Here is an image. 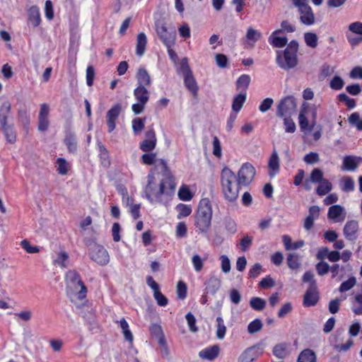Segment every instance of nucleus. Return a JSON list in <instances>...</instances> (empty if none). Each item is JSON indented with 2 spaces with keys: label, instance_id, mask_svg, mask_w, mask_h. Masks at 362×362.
<instances>
[{
  "label": "nucleus",
  "instance_id": "28",
  "mask_svg": "<svg viewBox=\"0 0 362 362\" xmlns=\"http://www.w3.org/2000/svg\"><path fill=\"white\" fill-rule=\"evenodd\" d=\"M280 32L281 30H276L269 37V41L275 47H282L286 45L288 41L286 37L277 35Z\"/></svg>",
  "mask_w": 362,
  "mask_h": 362
},
{
  "label": "nucleus",
  "instance_id": "25",
  "mask_svg": "<svg viewBox=\"0 0 362 362\" xmlns=\"http://www.w3.org/2000/svg\"><path fill=\"white\" fill-rule=\"evenodd\" d=\"M147 44V37L144 33H140L136 37V54L139 57H141L146 50Z\"/></svg>",
  "mask_w": 362,
  "mask_h": 362
},
{
  "label": "nucleus",
  "instance_id": "40",
  "mask_svg": "<svg viewBox=\"0 0 362 362\" xmlns=\"http://www.w3.org/2000/svg\"><path fill=\"white\" fill-rule=\"evenodd\" d=\"M71 168V165L66 160H57V171L59 175H66Z\"/></svg>",
  "mask_w": 362,
  "mask_h": 362
},
{
  "label": "nucleus",
  "instance_id": "29",
  "mask_svg": "<svg viewBox=\"0 0 362 362\" xmlns=\"http://www.w3.org/2000/svg\"><path fill=\"white\" fill-rule=\"evenodd\" d=\"M205 284L206 292L214 295L221 287V280L217 277L211 276Z\"/></svg>",
  "mask_w": 362,
  "mask_h": 362
},
{
  "label": "nucleus",
  "instance_id": "1",
  "mask_svg": "<svg viewBox=\"0 0 362 362\" xmlns=\"http://www.w3.org/2000/svg\"><path fill=\"white\" fill-rule=\"evenodd\" d=\"M159 160L158 170L162 173L163 179L158 186L154 183V175L150 173L147 176L148 183L145 187L146 198L151 202L165 203L175 193V182L167 163L164 160H142L143 163L151 165Z\"/></svg>",
  "mask_w": 362,
  "mask_h": 362
},
{
  "label": "nucleus",
  "instance_id": "13",
  "mask_svg": "<svg viewBox=\"0 0 362 362\" xmlns=\"http://www.w3.org/2000/svg\"><path fill=\"white\" fill-rule=\"evenodd\" d=\"M49 107L47 103L40 105V109L38 115L37 129L40 132H46L49 125Z\"/></svg>",
  "mask_w": 362,
  "mask_h": 362
},
{
  "label": "nucleus",
  "instance_id": "32",
  "mask_svg": "<svg viewBox=\"0 0 362 362\" xmlns=\"http://www.w3.org/2000/svg\"><path fill=\"white\" fill-rule=\"evenodd\" d=\"M332 189V183L327 180H324L320 182V185L316 189L317 194L322 197L327 194Z\"/></svg>",
  "mask_w": 362,
  "mask_h": 362
},
{
  "label": "nucleus",
  "instance_id": "24",
  "mask_svg": "<svg viewBox=\"0 0 362 362\" xmlns=\"http://www.w3.org/2000/svg\"><path fill=\"white\" fill-rule=\"evenodd\" d=\"M297 362H317L316 354L310 349H305L298 355Z\"/></svg>",
  "mask_w": 362,
  "mask_h": 362
},
{
  "label": "nucleus",
  "instance_id": "18",
  "mask_svg": "<svg viewBox=\"0 0 362 362\" xmlns=\"http://www.w3.org/2000/svg\"><path fill=\"white\" fill-rule=\"evenodd\" d=\"M219 352V346L218 345H214L199 351V356L204 359L213 361L218 357Z\"/></svg>",
  "mask_w": 362,
  "mask_h": 362
},
{
  "label": "nucleus",
  "instance_id": "21",
  "mask_svg": "<svg viewBox=\"0 0 362 362\" xmlns=\"http://www.w3.org/2000/svg\"><path fill=\"white\" fill-rule=\"evenodd\" d=\"M136 78L138 82V86H143L144 87L150 86L151 83V78L148 72L143 69L140 68L138 69Z\"/></svg>",
  "mask_w": 362,
  "mask_h": 362
},
{
  "label": "nucleus",
  "instance_id": "43",
  "mask_svg": "<svg viewBox=\"0 0 362 362\" xmlns=\"http://www.w3.org/2000/svg\"><path fill=\"white\" fill-rule=\"evenodd\" d=\"M349 124L354 126L358 130L362 131V119L357 112L352 113L348 118Z\"/></svg>",
  "mask_w": 362,
  "mask_h": 362
},
{
  "label": "nucleus",
  "instance_id": "14",
  "mask_svg": "<svg viewBox=\"0 0 362 362\" xmlns=\"http://www.w3.org/2000/svg\"><path fill=\"white\" fill-rule=\"evenodd\" d=\"M319 300V293L317 286H315L313 282L312 285H309L303 297V305L305 307H312L315 305Z\"/></svg>",
  "mask_w": 362,
  "mask_h": 362
},
{
  "label": "nucleus",
  "instance_id": "57",
  "mask_svg": "<svg viewBox=\"0 0 362 362\" xmlns=\"http://www.w3.org/2000/svg\"><path fill=\"white\" fill-rule=\"evenodd\" d=\"M356 160H344L343 165L341 169L343 170L353 171L356 169L358 163Z\"/></svg>",
  "mask_w": 362,
  "mask_h": 362
},
{
  "label": "nucleus",
  "instance_id": "12",
  "mask_svg": "<svg viewBox=\"0 0 362 362\" xmlns=\"http://www.w3.org/2000/svg\"><path fill=\"white\" fill-rule=\"evenodd\" d=\"M122 105L119 103L114 105L106 114L108 132H112L116 128V121L122 112Z\"/></svg>",
  "mask_w": 362,
  "mask_h": 362
},
{
  "label": "nucleus",
  "instance_id": "23",
  "mask_svg": "<svg viewBox=\"0 0 362 362\" xmlns=\"http://www.w3.org/2000/svg\"><path fill=\"white\" fill-rule=\"evenodd\" d=\"M7 142L14 144L16 141V133L12 123L1 126Z\"/></svg>",
  "mask_w": 362,
  "mask_h": 362
},
{
  "label": "nucleus",
  "instance_id": "48",
  "mask_svg": "<svg viewBox=\"0 0 362 362\" xmlns=\"http://www.w3.org/2000/svg\"><path fill=\"white\" fill-rule=\"evenodd\" d=\"M344 81L341 77L335 76L330 81L329 87L333 90H339L344 87Z\"/></svg>",
  "mask_w": 362,
  "mask_h": 362
},
{
  "label": "nucleus",
  "instance_id": "6",
  "mask_svg": "<svg viewBox=\"0 0 362 362\" xmlns=\"http://www.w3.org/2000/svg\"><path fill=\"white\" fill-rule=\"evenodd\" d=\"M65 281L67 290L77 289L78 286L81 287L79 291L76 293L77 298L82 300L86 297L87 288L82 281L79 274L75 270H69L65 275Z\"/></svg>",
  "mask_w": 362,
  "mask_h": 362
},
{
  "label": "nucleus",
  "instance_id": "62",
  "mask_svg": "<svg viewBox=\"0 0 362 362\" xmlns=\"http://www.w3.org/2000/svg\"><path fill=\"white\" fill-rule=\"evenodd\" d=\"M252 243V238L249 235L244 236L240 242V245L243 252L247 251L251 246Z\"/></svg>",
  "mask_w": 362,
  "mask_h": 362
},
{
  "label": "nucleus",
  "instance_id": "63",
  "mask_svg": "<svg viewBox=\"0 0 362 362\" xmlns=\"http://www.w3.org/2000/svg\"><path fill=\"white\" fill-rule=\"evenodd\" d=\"M292 305L290 302L284 304L278 312V316L280 318L284 317L292 310Z\"/></svg>",
  "mask_w": 362,
  "mask_h": 362
},
{
  "label": "nucleus",
  "instance_id": "54",
  "mask_svg": "<svg viewBox=\"0 0 362 362\" xmlns=\"http://www.w3.org/2000/svg\"><path fill=\"white\" fill-rule=\"evenodd\" d=\"M273 353L279 358H284L287 355V351H286V347L283 344L276 345L274 347Z\"/></svg>",
  "mask_w": 362,
  "mask_h": 362
},
{
  "label": "nucleus",
  "instance_id": "51",
  "mask_svg": "<svg viewBox=\"0 0 362 362\" xmlns=\"http://www.w3.org/2000/svg\"><path fill=\"white\" fill-rule=\"evenodd\" d=\"M187 287L182 281H179L177 284V296L179 299H185L187 296Z\"/></svg>",
  "mask_w": 362,
  "mask_h": 362
},
{
  "label": "nucleus",
  "instance_id": "58",
  "mask_svg": "<svg viewBox=\"0 0 362 362\" xmlns=\"http://www.w3.org/2000/svg\"><path fill=\"white\" fill-rule=\"evenodd\" d=\"M339 101L344 102L346 105L351 109L356 106V102L354 99L348 97L345 93H341L338 96Z\"/></svg>",
  "mask_w": 362,
  "mask_h": 362
},
{
  "label": "nucleus",
  "instance_id": "9",
  "mask_svg": "<svg viewBox=\"0 0 362 362\" xmlns=\"http://www.w3.org/2000/svg\"><path fill=\"white\" fill-rule=\"evenodd\" d=\"M90 250V258L98 264L104 266L109 263L110 256L108 252L103 246L93 243Z\"/></svg>",
  "mask_w": 362,
  "mask_h": 362
},
{
  "label": "nucleus",
  "instance_id": "15",
  "mask_svg": "<svg viewBox=\"0 0 362 362\" xmlns=\"http://www.w3.org/2000/svg\"><path fill=\"white\" fill-rule=\"evenodd\" d=\"M11 104L8 100L4 101L0 106V125L11 124Z\"/></svg>",
  "mask_w": 362,
  "mask_h": 362
},
{
  "label": "nucleus",
  "instance_id": "33",
  "mask_svg": "<svg viewBox=\"0 0 362 362\" xmlns=\"http://www.w3.org/2000/svg\"><path fill=\"white\" fill-rule=\"evenodd\" d=\"M286 260L288 267L291 269H297L300 267L299 255L296 253H289Z\"/></svg>",
  "mask_w": 362,
  "mask_h": 362
},
{
  "label": "nucleus",
  "instance_id": "53",
  "mask_svg": "<svg viewBox=\"0 0 362 362\" xmlns=\"http://www.w3.org/2000/svg\"><path fill=\"white\" fill-rule=\"evenodd\" d=\"M317 273L320 276L326 274L329 270V265L327 262L321 261L315 265Z\"/></svg>",
  "mask_w": 362,
  "mask_h": 362
},
{
  "label": "nucleus",
  "instance_id": "27",
  "mask_svg": "<svg viewBox=\"0 0 362 362\" xmlns=\"http://www.w3.org/2000/svg\"><path fill=\"white\" fill-rule=\"evenodd\" d=\"M28 20L34 27H37L41 23L40 10L36 6H31L28 11Z\"/></svg>",
  "mask_w": 362,
  "mask_h": 362
},
{
  "label": "nucleus",
  "instance_id": "31",
  "mask_svg": "<svg viewBox=\"0 0 362 362\" xmlns=\"http://www.w3.org/2000/svg\"><path fill=\"white\" fill-rule=\"evenodd\" d=\"M344 211V208L340 205H332L329 208L327 217L338 221V218L341 216Z\"/></svg>",
  "mask_w": 362,
  "mask_h": 362
},
{
  "label": "nucleus",
  "instance_id": "20",
  "mask_svg": "<svg viewBox=\"0 0 362 362\" xmlns=\"http://www.w3.org/2000/svg\"><path fill=\"white\" fill-rule=\"evenodd\" d=\"M150 332L151 335L158 340V344L166 348V341L161 326L153 324L150 327Z\"/></svg>",
  "mask_w": 362,
  "mask_h": 362
},
{
  "label": "nucleus",
  "instance_id": "4",
  "mask_svg": "<svg viewBox=\"0 0 362 362\" xmlns=\"http://www.w3.org/2000/svg\"><path fill=\"white\" fill-rule=\"evenodd\" d=\"M316 107L304 103L301 106L298 116L299 126L304 134H308V131L313 129L316 123Z\"/></svg>",
  "mask_w": 362,
  "mask_h": 362
},
{
  "label": "nucleus",
  "instance_id": "37",
  "mask_svg": "<svg viewBox=\"0 0 362 362\" xmlns=\"http://www.w3.org/2000/svg\"><path fill=\"white\" fill-rule=\"evenodd\" d=\"M223 224L226 230L229 235L235 234L237 231V225L235 221L230 217H226L223 220Z\"/></svg>",
  "mask_w": 362,
  "mask_h": 362
},
{
  "label": "nucleus",
  "instance_id": "50",
  "mask_svg": "<svg viewBox=\"0 0 362 362\" xmlns=\"http://www.w3.org/2000/svg\"><path fill=\"white\" fill-rule=\"evenodd\" d=\"M178 197L182 201H189L192 199L193 195L189 187L186 185H184L179 189Z\"/></svg>",
  "mask_w": 362,
  "mask_h": 362
},
{
  "label": "nucleus",
  "instance_id": "2",
  "mask_svg": "<svg viewBox=\"0 0 362 362\" xmlns=\"http://www.w3.org/2000/svg\"><path fill=\"white\" fill-rule=\"evenodd\" d=\"M255 173V168L250 163H245L242 165L238 173V177L228 168H223L221 173V185L224 199L229 202L236 201L240 187L249 185L252 182Z\"/></svg>",
  "mask_w": 362,
  "mask_h": 362
},
{
  "label": "nucleus",
  "instance_id": "7",
  "mask_svg": "<svg viewBox=\"0 0 362 362\" xmlns=\"http://www.w3.org/2000/svg\"><path fill=\"white\" fill-rule=\"evenodd\" d=\"M181 72L184 76L185 84L194 97L197 95L198 86L190 70L187 59H183L181 61Z\"/></svg>",
  "mask_w": 362,
  "mask_h": 362
},
{
  "label": "nucleus",
  "instance_id": "39",
  "mask_svg": "<svg viewBox=\"0 0 362 362\" xmlns=\"http://www.w3.org/2000/svg\"><path fill=\"white\" fill-rule=\"evenodd\" d=\"M263 327L262 322L260 319H255L249 323L247 326V332L250 334L259 332Z\"/></svg>",
  "mask_w": 362,
  "mask_h": 362
},
{
  "label": "nucleus",
  "instance_id": "19",
  "mask_svg": "<svg viewBox=\"0 0 362 362\" xmlns=\"http://www.w3.org/2000/svg\"><path fill=\"white\" fill-rule=\"evenodd\" d=\"M146 139L141 144V148L144 151H150L153 150L156 144L155 132L153 130L148 131L146 134Z\"/></svg>",
  "mask_w": 362,
  "mask_h": 362
},
{
  "label": "nucleus",
  "instance_id": "26",
  "mask_svg": "<svg viewBox=\"0 0 362 362\" xmlns=\"http://www.w3.org/2000/svg\"><path fill=\"white\" fill-rule=\"evenodd\" d=\"M261 37L262 33L252 28H249L245 35V42L248 45L252 47Z\"/></svg>",
  "mask_w": 362,
  "mask_h": 362
},
{
  "label": "nucleus",
  "instance_id": "30",
  "mask_svg": "<svg viewBox=\"0 0 362 362\" xmlns=\"http://www.w3.org/2000/svg\"><path fill=\"white\" fill-rule=\"evenodd\" d=\"M246 100V93H240L234 96L232 102V110L238 112Z\"/></svg>",
  "mask_w": 362,
  "mask_h": 362
},
{
  "label": "nucleus",
  "instance_id": "16",
  "mask_svg": "<svg viewBox=\"0 0 362 362\" xmlns=\"http://www.w3.org/2000/svg\"><path fill=\"white\" fill-rule=\"evenodd\" d=\"M358 229V224L356 221H347L344 227V235L349 240L353 241L356 239V233Z\"/></svg>",
  "mask_w": 362,
  "mask_h": 362
},
{
  "label": "nucleus",
  "instance_id": "52",
  "mask_svg": "<svg viewBox=\"0 0 362 362\" xmlns=\"http://www.w3.org/2000/svg\"><path fill=\"white\" fill-rule=\"evenodd\" d=\"M185 318L187 322L189 330L192 332H197L198 328L196 326L197 320L194 315L191 313H187L185 315Z\"/></svg>",
  "mask_w": 362,
  "mask_h": 362
},
{
  "label": "nucleus",
  "instance_id": "17",
  "mask_svg": "<svg viewBox=\"0 0 362 362\" xmlns=\"http://www.w3.org/2000/svg\"><path fill=\"white\" fill-rule=\"evenodd\" d=\"M298 11L300 13V20L302 23L310 25L315 23V16L309 6L303 7V8Z\"/></svg>",
  "mask_w": 362,
  "mask_h": 362
},
{
  "label": "nucleus",
  "instance_id": "10",
  "mask_svg": "<svg viewBox=\"0 0 362 362\" xmlns=\"http://www.w3.org/2000/svg\"><path fill=\"white\" fill-rule=\"evenodd\" d=\"M296 103L293 97L287 96L283 98L277 107L276 115L280 117H290L296 112Z\"/></svg>",
  "mask_w": 362,
  "mask_h": 362
},
{
  "label": "nucleus",
  "instance_id": "56",
  "mask_svg": "<svg viewBox=\"0 0 362 362\" xmlns=\"http://www.w3.org/2000/svg\"><path fill=\"white\" fill-rule=\"evenodd\" d=\"M274 286L275 281L270 276L262 279L259 283V286L262 288H272Z\"/></svg>",
  "mask_w": 362,
  "mask_h": 362
},
{
  "label": "nucleus",
  "instance_id": "34",
  "mask_svg": "<svg viewBox=\"0 0 362 362\" xmlns=\"http://www.w3.org/2000/svg\"><path fill=\"white\" fill-rule=\"evenodd\" d=\"M266 301L259 297H253L250 300V307L256 311H262L266 307Z\"/></svg>",
  "mask_w": 362,
  "mask_h": 362
},
{
  "label": "nucleus",
  "instance_id": "47",
  "mask_svg": "<svg viewBox=\"0 0 362 362\" xmlns=\"http://www.w3.org/2000/svg\"><path fill=\"white\" fill-rule=\"evenodd\" d=\"M279 160H269V175L270 177H274L279 171Z\"/></svg>",
  "mask_w": 362,
  "mask_h": 362
},
{
  "label": "nucleus",
  "instance_id": "55",
  "mask_svg": "<svg viewBox=\"0 0 362 362\" xmlns=\"http://www.w3.org/2000/svg\"><path fill=\"white\" fill-rule=\"evenodd\" d=\"M310 180L315 183L323 181L325 179L322 172L318 168L314 169L310 174Z\"/></svg>",
  "mask_w": 362,
  "mask_h": 362
},
{
  "label": "nucleus",
  "instance_id": "59",
  "mask_svg": "<svg viewBox=\"0 0 362 362\" xmlns=\"http://www.w3.org/2000/svg\"><path fill=\"white\" fill-rule=\"evenodd\" d=\"M21 246L28 253H37L40 249L36 246H31L30 242L27 240H23L21 242Z\"/></svg>",
  "mask_w": 362,
  "mask_h": 362
},
{
  "label": "nucleus",
  "instance_id": "46",
  "mask_svg": "<svg viewBox=\"0 0 362 362\" xmlns=\"http://www.w3.org/2000/svg\"><path fill=\"white\" fill-rule=\"evenodd\" d=\"M145 127V119L139 117L132 120V129L135 134H140Z\"/></svg>",
  "mask_w": 362,
  "mask_h": 362
},
{
  "label": "nucleus",
  "instance_id": "11",
  "mask_svg": "<svg viewBox=\"0 0 362 362\" xmlns=\"http://www.w3.org/2000/svg\"><path fill=\"white\" fill-rule=\"evenodd\" d=\"M344 334L345 331L344 329H337L335 332L332 345L337 352L347 351L354 344V341L351 339L347 340L345 344H341L344 340Z\"/></svg>",
  "mask_w": 362,
  "mask_h": 362
},
{
  "label": "nucleus",
  "instance_id": "49",
  "mask_svg": "<svg viewBox=\"0 0 362 362\" xmlns=\"http://www.w3.org/2000/svg\"><path fill=\"white\" fill-rule=\"evenodd\" d=\"M356 284V279L355 277L351 276L349 278L348 280L341 283L339 288V291L341 293H344L345 291H349Z\"/></svg>",
  "mask_w": 362,
  "mask_h": 362
},
{
  "label": "nucleus",
  "instance_id": "60",
  "mask_svg": "<svg viewBox=\"0 0 362 362\" xmlns=\"http://www.w3.org/2000/svg\"><path fill=\"white\" fill-rule=\"evenodd\" d=\"M45 16L48 20H52L54 18L53 4L50 0H47L45 4Z\"/></svg>",
  "mask_w": 362,
  "mask_h": 362
},
{
  "label": "nucleus",
  "instance_id": "61",
  "mask_svg": "<svg viewBox=\"0 0 362 362\" xmlns=\"http://www.w3.org/2000/svg\"><path fill=\"white\" fill-rule=\"evenodd\" d=\"M153 296L160 306H165L168 303V298L159 290L153 293Z\"/></svg>",
  "mask_w": 362,
  "mask_h": 362
},
{
  "label": "nucleus",
  "instance_id": "44",
  "mask_svg": "<svg viewBox=\"0 0 362 362\" xmlns=\"http://www.w3.org/2000/svg\"><path fill=\"white\" fill-rule=\"evenodd\" d=\"M176 210L178 212V218H181L182 217H187L192 213V208L190 206L184 204H177L176 206Z\"/></svg>",
  "mask_w": 362,
  "mask_h": 362
},
{
  "label": "nucleus",
  "instance_id": "41",
  "mask_svg": "<svg viewBox=\"0 0 362 362\" xmlns=\"http://www.w3.org/2000/svg\"><path fill=\"white\" fill-rule=\"evenodd\" d=\"M217 329H216V337L218 339H223L226 335V327L224 325L223 320L221 317H217L216 318Z\"/></svg>",
  "mask_w": 362,
  "mask_h": 362
},
{
  "label": "nucleus",
  "instance_id": "64",
  "mask_svg": "<svg viewBox=\"0 0 362 362\" xmlns=\"http://www.w3.org/2000/svg\"><path fill=\"white\" fill-rule=\"evenodd\" d=\"M274 103V100L272 98H267L264 99L260 104L259 110L261 112H266L268 111Z\"/></svg>",
  "mask_w": 362,
  "mask_h": 362
},
{
  "label": "nucleus",
  "instance_id": "8",
  "mask_svg": "<svg viewBox=\"0 0 362 362\" xmlns=\"http://www.w3.org/2000/svg\"><path fill=\"white\" fill-rule=\"evenodd\" d=\"M156 33L166 47H173L175 43L176 33L173 28H168L163 23L156 25Z\"/></svg>",
  "mask_w": 362,
  "mask_h": 362
},
{
  "label": "nucleus",
  "instance_id": "36",
  "mask_svg": "<svg viewBox=\"0 0 362 362\" xmlns=\"http://www.w3.org/2000/svg\"><path fill=\"white\" fill-rule=\"evenodd\" d=\"M120 327L122 329V333L127 341L132 343L133 341V335L129 329V325L124 318L119 320Z\"/></svg>",
  "mask_w": 362,
  "mask_h": 362
},
{
  "label": "nucleus",
  "instance_id": "45",
  "mask_svg": "<svg viewBox=\"0 0 362 362\" xmlns=\"http://www.w3.org/2000/svg\"><path fill=\"white\" fill-rule=\"evenodd\" d=\"M253 348H248L239 356L240 362H252L255 360Z\"/></svg>",
  "mask_w": 362,
  "mask_h": 362
},
{
  "label": "nucleus",
  "instance_id": "38",
  "mask_svg": "<svg viewBox=\"0 0 362 362\" xmlns=\"http://www.w3.org/2000/svg\"><path fill=\"white\" fill-rule=\"evenodd\" d=\"M322 134V129L320 127H313V130L308 131V134H304L310 142L317 141L320 139Z\"/></svg>",
  "mask_w": 362,
  "mask_h": 362
},
{
  "label": "nucleus",
  "instance_id": "35",
  "mask_svg": "<svg viewBox=\"0 0 362 362\" xmlns=\"http://www.w3.org/2000/svg\"><path fill=\"white\" fill-rule=\"evenodd\" d=\"M304 40L307 46L311 48H315L318 44L317 35L311 32H308L304 34Z\"/></svg>",
  "mask_w": 362,
  "mask_h": 362
},
{
  "label": "nucleus",
  "instance_id": "3",
  "mask_svg": "<svg viewBox=\"0 0 362 362\" xmlns=\"http://www.w3.org/2000/svg\"><path fill=\"white\" fill-rule=\"evenodd\" d=\"M212 209L209 199H202L195 217V226L202 233H206L211 226Z\"/></svg>",
  "mask_w": 362,
  "mask_h": 362
},
{
  "label": "nucleus",
  "instance_id": "42",
  "mask_svg": "<svg viewBox=\"0 0 362 362\" xmlns=\"http://www.w3.org/2000/svg\"><path fill=\"white\" fill-rule=\"evenodd\" d=\"M250 82V77L248 75L244 74L239 77L236 83V87L238 90H244L245 93Z\"/></svg>",
  "mask_w": 362,
  "mask_h": 362
},
{
  "label": "nucleus",
  "instance_id": "22",
  "mask_svg": "<svg viewBox=\"0 0 362 362\" xmlns=\"http://www.w3.org/2000/svg\"><path fill=\"white\" fill-rule=\"evenodd\" d=\"M134 95L138 102L146 104L149 100V92L143 86H138L134 90Z\"/></svg>",
  "mask_w": 362,
  "mask_h": 362
},
{
  "label": "nucleus",
  "instance_id": "5",
  "mask_svg": "<svg viewBox=\"0 0 362 362\" xmlns=\"http://www.w3.org/2000/svg\"><path fill=\"white\" fill-rule=\"evenodd\" d=\"M298 44L296 41H291L284 53L278 52L276 62L283 69H290L298 64L296 52Z\"/></svg>",
  "mask_w": 362,
  "mask_h": 362
}]
</instances>
